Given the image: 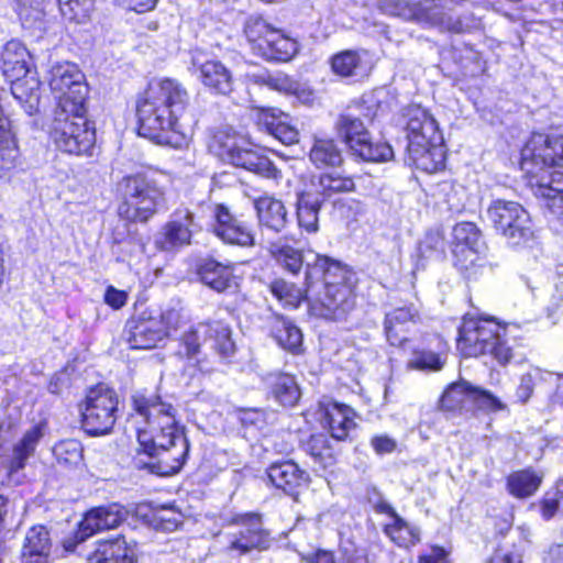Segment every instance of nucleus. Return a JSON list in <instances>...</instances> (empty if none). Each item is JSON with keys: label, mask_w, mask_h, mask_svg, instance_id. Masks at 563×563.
<instances>
[{"label": "nucleus", "mask_w": 563, "mask_h": 563, "mask_svg": "<svg viewBox=\"0 0 563 563\" xmlns=\"http://www.w3.org/2000/svg\"><path fill=\"white\" fill-rule=\"evenodd\" d=\"M521 169L537 197L563 216V131L533 133L521 152Z\"/></svg>", "instance_id": "3"}, {"label": "nucleus", "mask_w": 563, "mask_h": 563, "mask_svg": "<svg viewBox=\"0 0 563 563\" xmlns=\"http://www.w3.org/2000/svg\"><path fill=\"white\" fill-rule=\"evenodd\" d=\"M89 563H134L135 544L123 537L98 541L88 555Z\"/></svg>", "instance_id": "26"}, {"label": "nucleus", "mask_w": 563, "mask_h": 563, "mask_svg": "<svg viewBox=\"0 0 563 563\" xmlns=\"http://www.w3.org/2000/svg\"><path fill=\"white\" fill-rule=\"evenodd\" d=\"M505 328L493 319L466 316L459 329L457 349L465 356L488 355L500 365L512 357Z\"/></svg>", "instance_id": "6"}, {"label": "nucleus", "mask_w": 563, "mask_h": 563, "mask_svg": "<svg viewBox=\"0 0 563 563\" xmlns=\"http://www.w3.org/2000/svg\"><path fill=\"white\" fill-rule=\"evenodd\" d=\"M309 157L317 167L336 166L342 162L340 150L330 139H316Z\"/></svg>", "instance_id": "46"}, {"label": "nucleus", "mask_w": 563, "mask_h": 563, "mask_svg": "<svg viewBox=\"0 0 563 563\" xmlns=\"http://www.w3.org/2000/svg\"><path fill=\"white\" fill-rule=\"evenodd\" d=\"M354 187L355 185L351 177L339 174H323L319 178L320 194L325 198H331L335 194L353 191Z\"/></svg>", "instance_id": "49"}, {"label": "nucleus", "mask_w": 563, "mask_h": 563, "mask_svg": "<svg viewBox=\"0 0 563 563\" xmlns=\"http://www.w3.org/2000/svg\"><path fill=\"white\" fill-rule=\"evenodd\" d=\"M249 78L256 85L267 86L272 90L285 95H295L298 98H301V93L305 91L298 81L282 71L262 70L249 75Z\"/></svg>", "instance_id": "39"}, {"label": "nucleus", "mask_w": 563, "mask_h": 563, "mask_svg": "<svg viewBox=\"0 0 563 563\" xmlns=\"http://www.w3.org/2000/svg\"><path fill=\"white\" fill-rule=\"evenodd\" d=\"M43 435V426H33L25 431L21 440L13 445L11 454L0 457V465L7 471L9 476H12L14 473L25 467L26 461L33 455Z\"/></svg>", "instance_id": "25"}, {"label": "nucleus", "mask_w": 563, "mask_h": 563, "mask_svg": "<svg viewBox=\"0 0 563 563\" xmlns=\"http://www.w3.org/2000/svg\"><path fill=\"white\" fill-rule=\"evenodd\" d=\"M212 231L222 242L241 247L255 245V233L251 225L234 216L227 206L214 205Z\"/></svg>", "instance_id": "19"}, {"label": "nucleus", "mask_w": 563, "mask_h": 563, "mask_svg": "<svg viewBox=\"0 0 563 563\" xmlns=\"http://www.w3.org/2000/svg\"><path fill=\"white\" fill-rule=\"evenodd\" d=\"M322 291L308 297L309 311L312 316L329 320H340L350 312L355 305L354 273L342 263L331 260L321 276Z\"/></svg>", "instance_id": "5"}, {"label": "nucleus", "mask_w": 563, "mask_h": 563, "mask_svg": "<svg viewBox=\"0 0 563 563\" xmlns=\"http://www.w3.org/2000/svg\"><path fill=\"white\" fill-rule=\"evenodd\" d=\"M489 563H523L522 555L515 551H497Z\"/></svg>", "instance_id": "58"}, {"label": "nucleus", "mask_w": 563, "mask_h": 563, "mask_svg": "<svg viewBox=\"0 0 563 563\" xmlns=\"http://www.w3.org/2000/svg\"><path fill=\"white\" fill-rule=\"evenodd\" d=\"M473 405L488 410L503 408L498 398L486 390L468 385L466 382L452 384L440 400L441 408L448 411L468 409Z\"/></svg>", "instance_id": "20"}, {"label": "nucleus", "mask_w": 563, "mask_h": 563, "mask_svg": "<svg viewBox=\"0 0 563 563\" xmlns=\"http://www.w3.org/2000/svg\"><path fill=\"white\" fill-rule=\"evenodd\" d=\"M272 335L284 350L294 354L301 352L302 333L291 321L283 318L276 319L272 328Z\"/></svg>", "instance_id": "43"}, {"label": "nucleus", "mask_w": 563, "mask_h": 563, "mask_svg": "<svg viewBox=\"0 0 563 563\" xmlns=\"http://www.w3.org/2000/svg\"><path fill=\"white\" fill-rule=\"evenodd\" d=\"M126 516L128 511L125 508L117 503L88 510L79 522L76 533L77 542H84L96 533L119 527Z\"/></svg>", "instance_id": "22"}, {"label": "nucleus", "mask_w": 563, "mask_h": 563, "mask_svg": "<svg viewBox=\"0 0 563 563\" xmlns=\"http://www.w3.org/2000/svg\"><path fill=\"white\" fill-rule=\"evenodd\" d=\"M445 556V551L442 548L434 547L430 553L421 554L418 559V563H439Z\"/></svg>", "instance_id": "60"}, {"label": "nucleus", "mask_w": 563, "mask_h": 563, "mask_svg": "<svg viewBox=\"0 0 563 563\" xmlns=\"http://www.w3.org/2000/svg\"><path fill=\"white\" fill-rule=\"evenodd\" d=\"M180 321V312L175 309L156 314L144 311L128 323V343L135 350L154 349L178 329Z\"/></svg>", "instance_id": "9"}, {"label": "nucleus", "mask_w": 563, "mask_h": 563, "mask_svg": "<svg viewBox=\"0 0 563 563\" xmlns=\"http://www.w3.org/2000/svg\"><path fill=\"white\" fill-rule=\"evenodd\" d=\"M267 476L274 486L288 494H292L307 482L306 473L291 461L271 465L267 471Z\"/></svg>", "instance_id": "32"}, {"label": "nucleus", "mask_w": 563, "mask_h": 563, "mask_svg": "<svg viewBox=\"0 0 563 563\" xmlns=\"http://www.w3.org/2000/svg\"><path fill=\"white\" fill-rule=\"evenodd\" d=\"M158 0H130L129 5L137 13H144L153 10Z\"/></svg>", "instance_id": "61"}, {"label": "nucleus", "mask_w": 563, "mask_h": 563, "mask_svg": "<svg viewBox=\"0 0 563 563\" xmlns=\"http://www.w3.org/2000/svg\"><path fill=\"white\" fill-rule=\"evenodd\" d=\"M372 445L377 453H390L395 450L396 442L386 435H382L375 437L372 440Z\"/></svg>", "instance_id": "59"}, {"label": "nucleus", "mask_w": 563, "mask_h": 563, "mask_svg": "<svg viewBox=\"0 0 563 563\" xmlns=\"http://www.w3.org/2000/svg\"><path fill=\"white\" fill-rule=\"evenodd\" d=\"M189 93L181 82L164 78L150 85L137 102L139 134L158 145L183 148L190 140L184 123Z\"/></svg>", "instance_id": "2"}, {"label": "nucleus", "mask_w": 563, "mask_h": 563, "mask_svg": "<svg viewBox=\"0 0 563 563\" xmlns=\"http://www.w3.org/2000/svg\"><path fill=\"white\" fill-rule=\"evenodd\" d=\"M230 164L267 178H275L277 176V169L272 162L252 148L241 147L238 154L231 156Z\"/></svg>", "instance_id": "38"}, {"label": "nucleus", "mask_w": 563, "mask_h": 563, "mask_svg": "<svg viewBox=\"0 0 563 563\" xmlns=\"http://www.w3.org/2000/svg\"><path fill=\"white\" fill-rule=\"evenodd\" d=\"M48 85L57 100L55 109L73 108L76 112L80 107H86L85 76L75 64L65 62L52 65Z\"/></svg>", "instance_id": "15"}, {"label": "nucleus", "mask_w": 563, "mask_h": 563, "mask_svg": "<svg viewBox=\"0 0 563 563\" xmlns=\"http://www.w3.org/2000/svg\"><path fill=\"white\" fill-rule=\"evenodd\" d=\"M269 253L279 267L292 275H297L305 265L308 288H310L312 282L321 279L327 265L332 260L312 250L301 251L295 249L283 241L272 243Z\"/></svg>", "instance_id": "16"}, {"label": "nucleus", "mask_w": 563, "mask_h": 563, "mask_svg": "<svg viewBox=\"0 0 563 563\" xmlns=\"http://www.w3.org/2000/svg\"><path fill=\"white\" fill-rule=\"evenodd\" d=\"M306 291L303 292L300 288H298L295 284L287 282L285 279H275L271 283L269 289L272 295L284 306L289 308H297L303 299L308 300V297H313V287L314 282L310 284V288H308V284L306 283Z\"/></svg>", "instance_id": "41"}, {"label": "nucleus", "mask_w": 563, "mask_h": 563, "mask_svg": "<svg viewBox=\"0 0 563 563\" xmlns=\"http://www.w3.org/2000/svg\"><path fill=\"white\" fill-rule=\"evenodd\" d=\"M242 137L231 128L219 129L210 143L211 151L222 161L230 163L231 156L238 154L241 146Z\"/></svg>", "instance_id": "44"}, {"label": "nucleus", "mask_w": 563, "mask_h": 563, "mask_svg": "<svg viewBox=\"0 0 563 563\" xmlns=\"http://www.w3.org/2000/svg\"><path fill=\"white\" fill-rule=\"evenodd\" d=\"M191 65L200 82L212 93L228 96L233 91V75L222 62L194 54Z\"/></svg>", "instance_id": "21"}, {"label": "nucleus", "mask_w": 563, "mask_h": 563, "mask_svg": "<svg viewBox=\"0 0 563 563\" xmlns=\"http://www.w3.org/2000/svg\"><path fill=\"white\" fill-rule=\"evenodd\" d=\"M336 131L353 154L363 161L382 163L394 157L391 146L382 141L373 142L364 123L352 114H342L338 119Z\"/></svg>", "instance_id": "12"}, {"label": "nucleus", "mask_w": 563, "mask_h": 563, "mask_svg": "<svg viewBox=\"0 0 563 563\" xmlns=\"http://www.w3.org/2000/svg\"><path fill=\"white\" fill-rule=\"evenodd\" d=\"M128 300V294L124 290L109 286L104 294V302L113 309L122 308Z\"/></svg>", "instance_id": "56"}, {"label": "nucleus", "mask_w": 563, "mask_h": 563, "mask_svg": "<svg viewBox=\"0 0 563 563\" xmlns=\"http://www.w3.org/2000/svg\"><path fill=\"white\" fill-rule=\"evenodd\" d=\"M198 275L205 285L218 292L225 291L235 286L232 267L222 265L216 261H207L203 263L198 271Z\"/></svg>", "instance_id": "37"}, {"label": "nucleus", "mask_w": 563, "mask_h": 563, "mask_svg": "<svg viewBox=\"0 0 563 563\" xmlns=\"http://www.w3.org/2000/svg\"><path fill=\"white\" fill-rule=\"evenodd\" d=\"M543 477L542 471L532 467L512 472L507 476V492L518 499L530 498L539 490Z\"/></svg>", "instance_id": "31"}, {"label": "nucleus", "mask_w": 563, "mask_h": 563, "mask_svg": "<svg viewBox=\"0 0 563 563\" xmlns=\"http://www.w3.org/2000/svg\"><path fill=\"white\" fill-rule=\"evenodd\" d=\"M355 412L345 405L330 402L324 409V420L331 433L336 440H345L350 431L355 427Z\"/></svg>", "instance_id": "33"}, {"label": "nucleus", "mask_w": 563, "mask_h": 563, "mask_svg": "<svg viewBox=\"0 0 563 563\" xmlns=\"http://www.w3.org/2000/svg\"><path fill=\"white\" fill-rule=\"evenodd\" d=\"M20 161V148L11 120L0 109V169L10 170Z\"/></svg>", "instance_id": "35"}, {"label": "nucleus", "mask_w": 563, "mask_h": 563, "mask_svg": "<svg viewBox=\"0 0 563 563\" xmlns=\"http://www.w3.org/2000/svg\"><path fill=\"white\" fill-rule=\"evenodd\" d=\"M331 68L341 77L356 76L364 69L362 56L357 51H342L332 56Z\"/></svg>", "instance_id": "47"}, {"label": "nucleus", "mask_w": 563, "mask_h": 563, "mask_svg": "<svg viewBox=\"0 0 563 563\" xmlns=\"http://www.w3.org/2000/svg\"><path fill=\"white\" fill-rule=\"evenodd\" d=\"M549 556L552 563H563V544L552 547Z\"/></svg>", "instance_id": "62"}, {"label": "nucleus", "mask_w": 563, "mask_h": 563, "mask_svg": "<svg viewBox=\"0 0 563 563\" xmlns=\"http://www.w3.org/2000/svg\"><path fill=\"white\" fill-rule=\"evenodd\" d=\"M86 107L54 110L49 135L63 153L75 156H92L96 150V132L85 117Z\"/></svg>", "instance_id": "7"}, {"label": "nucleus", "mask_w": 563, "mask_h": 563, "mask_svg": "<svg viewBox=\"0 0 563 563\" xmlns=\"http://www.w3.org/2000/svg\"><path fill=\"white\" fill-rule=\"evenodd\" d=\"M53 453L58 463L76 465L82 460V445L75 439L63 440L54 446Z\"/></svg>", "instance_id": "51"}, {"label": "nucleus", "mask_w": 563, "mask_h": 563, "mask_svg": "<svg viewBox=\"0 0 563 563\" xmlns=\"http://www.w3.org/2000/svg\"><path fill=\"white\" fill-rule=\"evenodd\" d=\"M321 202L310 194L302 192L297 199V220L301 230L316 233L319 230V210Z\"/></svg>", "instance_id": "42"}, {"label": "nucleus", "mask_w": 563, "mask_h": 563, "mask_svg": "<svg viewBox=\"0 0 563 563\" xmlns=\"http://www.w3.org/2000/svg\"><path fill=\"white\" fill-rule=\"evenodd\" d=\"M260 123L283 144L290 145L298 141L299 133L296 126L291 124L290 117L278 109L263 111L260 115Z\"/></svg>", "instance_id": "30"}, {"label": "nucleus", "mask_w": 563, "mask_h": 563, "mask_svg": "<svg viewBox=\"0 0 563 563\" xmlns=\"http://www.w3.org/2000/svg\"><path fill=\"white\" fill-rule=\"evenodd\" d=\"M19 15L24 27L35 29L42 32L46 31V4L36 2V5L33 7L32 4L27 5L23 3Z\"/></svg>", "instance_id": "52"}, {"label": "nucleus", "mask_w": 563, "mask_h": 563, "mask_svg": "<svg viewBox=\"0 0 563 563\" xmlns=\"http://www.w3.org/2000/svg\"><path fill=\"white\" fill-rule=\"evenodd\" d=\"M487 216L511 245L525 244L533 236L530 216L516 201L494 200L487 209Z\"/></svg>", "instance_id": "13"}, {"label": "nucleus", "mask_w": 563, "mask_h": 563, "mask_svg": "<svg viewBox=\"0 0 563 563\" xmlns=\"http://www.w3.org/2000/svg\"><path fill=\"white\" fill-rule=\"evenodd\" d=\"M554 379L555 377L553 373L543 371L539 367H530L520 376L516 396L519 401L527 402L536 388H541L543 385L551 383Z\"/></svg>", "instance_id": "45"}, {"label": "nucleus", "mask_w": 563, "mask_h": 563, "mask_svg": "<svg viewBox=\"0 0 563 563\" xmlns=\"http://www.w3.org/2000/svg\"><path fill=\"white\" fill-rule=\"evenodd\" d=\"M41 82L35 73H29L24 77L11 80V91L13 97L24 108L30 115L38 110L41 98Z\"/></svg>", "instance_id": "34"}, {"label": "nucleus", "mask_w": 563, "mask_h": 563, "mask_svg": "<svg viewBox=\"0 0 563 563\" xmlns=\"http://www.w3.org/2000/svg\"><path fill=\"white\" fill-rule=\"evenodd\" d=\"M416 317L417 312L412 307L397 308L386 314L385 332L391 345L401 344L406 340V327Z\"/></svg>", "instance_id": "40"}, {"label": "nucleus", "mask_w": 563, "mask_h": 563, "mask_svg": "<svg viewBox=\"0 0 563 563\" xmlns=\"http://www.w3.org/2000/svg\"><path fill=\"white\" fill-rule=\"evenodd\" d=\"M118 396L104 384L87 390L79 405L82 429L91 435L109 433L117 420Z\"/></svg>", "instance_id": "10"}, {"label": "nucleus", "mask_w": 563, "mask_h": 563, "mask_svg": "<svg viewBox=\"0 0 563 563\" xmlns=\"http://www.w3.org/2000/svg\"><path fill=\"white\" fill-rule=\"evenodd\" d=\"M203 343H209L222 356H229L234 351L230 328L222 321H212L198 323L185 332L177 354L180 357L196 360Z\"/></svg>", "instance_id": "14"}, {"label": "nucleus", "mask_w": 563, "mask_h": 563, "mask_svg": "<svg viewBox=\"0 0 563 563\" xmlns=\"http://www.w3.org/2000/svg\"><path fill=\"white\" fill-rule=\"evenodd\" d=\"M261 227L275 233L282 232L288 223V212L284 202L275 197L264 196L254 201Z\"/></svg>", "instance_id": "28"}, {"label": "nucleus", "mask_w": 563, "mask_h": 563, "mask_svg": "<svg viewBox=\"0 0 563 563\" xmlns=\"http://www.w3.org/2000/svg\"><path fill=\"white\" fill-rule=\"evenodd\" d=\"M121 187L124 201L118 212L129 221H147L163 202V191L143 175L124 177Z\"/></svg>", "instance_id": "8"}, {"label": "nucleus", "mask_w": 563, "mask_h": 563, "mask_svg": "<svg viewBox=\"0 0 563 563\" xmlns=\"http://www.w3.org/2000/svg\"><path fill=\"white\" fill-rule=\"evenodd\" d=\"M267 384L271 395L282 406L292 407L300 399V388L295 376L290 374H272L267 378Z\"/></svg>", "instance_id": "36"}, {"label": "nucleus", "mask_w": 563, "mask_h": 563, "mask_svg": "<svg viewBox=\"0 0 563 563\" xmlns=\"http://www.w3.org/2000/svg\"><path fill=\"white\" fill-rule=\"evenodd\" d=\"M233 529L227 542V551L233 558L246 554L254 549H265L268 544V537L258 515L241 516Z\"/></svg>", "instance_id": "18"}, {"label": "nucleus", "mask_w": 563, "mask_h": 563, "mask_svg": "<svg viewBox=\"0 0 563 563\" xmlns=\"http://www.w3.org/2000/svg\"><path fill=\"white\" fill-rule=\"evenodd\" d=\"M244 33L253 52L267 60L287 62L297 52L295 40L260 16L247 19Z\"/></svg>", "instance_id": "11"}, {"label": "nucleus", "mask_w": 563, "mask_h": 563, "mask_svg": "<svg viewBox=\"0 0 563 563\" xmlns=\"http://www.w3.org/2000/svg\"><path fill=\"white\" fill-rule=\"evenodd\" d=\"M1 68L3 75L11 81L24 77L30 70V54L19 41L8 42L1 54Z\"/></svg>", "instance_id": "29"}, {"label": "nucleus", "mask_w": 563, "mask_h": 563, "mask_svg": "<svg viewBox=\"0 0 563 563\" xmlns=\"http://www.w3.org/2000/svg\"><path fill=\"white\" fill-rule=\"evenodd\" d=\"M13 520V504L5 497L0 496V530Z\"/></svg>", "instance_id": "57"}, {"label": "nucleus", "mask_w": 563, "mask_h": 563, "mask_svg": "<svg viewBox=\"0 0 563 563\" xmlns=\"http://www.w3.org/2000/svg\"><path fill=\"white\" fill-rule=\"evenodd\" d=\"M385 531L399 547L409 548L419 541L418 529L409 526L399 517H395L394 521L386 527Z\"/></svg>", "instance_id": "48"}, {"label": "nucleus", "mask_w": 563, "mask_h": 563, "mask_svg": "<svg viewBox=\"0 0 563 563\" xmlns=\"http://www.w3.org/2000/svg\"><path fill=\"white\" fill-rule=\"evenodd\" d=\"M52 542L44 526H34L25 534L21 550L20 563H47Z\"/></svg>", "instance_id": "27"}, {"label": "nucleus", "mask_w": 563, "mask_h": 563, "mask_svg": "<svg viewBox=\"0 0 563 563\" xmlns=\"http://www.w3.org/2000/svg\"><path fill=\"white\" fill-rule=\"evenodd\" d=\"M452 253L455 264L467 269L478 260L482 250L481 232L472 222H460L452 231Z\"/></svg>", "instance_id": "23"}, {"label": "nucleus", "mask_w": 563, "mask_h": 563, "mask_svg": "<svg viewBox=\"0 0 563 563\" xmlns=\"http://www.w3.org/2000/svg\"><path fill=\"white\" fill-rule=\"evenodd\" d=\"M560 512L563 514V482L559 485L556 492L548 493L542 503V516L545 519H550Z\"/></svg>", "instance_id": "55"}, {"label": "nucleus", "mask_w": 563, "mask_h": 563, "mask_svg": "<svg viewBox=\"0 0 563 563\" xmlns=\"http://www.w3.org/2000/svg\"><path fill=\"white\" fill-rule=\"evenodd\" d=\"M136 437L142 450L158 459L156 473L169 476L186 462L189 443L175 419V409L155 395L133 396Z\"/></svg>", "instance_id": "1"}, {"label": "nucleus", "mask_w": 563, "mask_h": 563, "mask_svg": "<svg viewBox=\"0 0 563 563\" xmlns=\"http://www.w3.org/2000/svg\"><path fill=\"white\" fill-rule=\"evenodd\" d=\"M393 12L405 20H417L418 22L437 26L442 31L453 33L464 32L461 20L449 13V8L443 0H421L417 3L398 1Z\"/></svg>", "instance_id": "17"}, {"label": "nucleus", "mask_w": 563, "mask_h": 563, "mask_svg": "<svg viewBox=\"0 0 563 563\" xmlns=\"http://www.w3.org/2000/svg\"><path fill=\"white\" fill-rule=\"evenodd\" d=\"M62 15L71 22L84 23L93 9L92 0H58Z\"/></svg>", "instance_id": "50"}, {"label": "nucleus", "mask_w": 563, "mask_h": 563, "mask_svg": "<svg viewBox=\"0 0 563 563\" xmlns=\"http://www.w3.org/2000/svg\"><path fill=\"white\" fill-rule=\"evenodd\" d=\"M407 132V152L413 165L427 173L444 167L445 148L439 125L433 115L419 104L404 111Z\"/></svg>", "instance_id": "4"}, {"label": "nucleus", "mask_w": 563, "mask_h": 563, "mask_svg": "<svg viewBox=\"0 0 563 563\" xmlns=\"http://www.w3.org/2000/svg\"><path fill=\"white\" fill-rule=\"evenodd\" d=\"M62 376L60 375H54L48 384V390L52 394H59L62 390Z\"/></svg>", "instance_id": "64"}, {"label": "nucleus", "mask_w": 563, "mask_h": 563, "mask_svg": "<svg viewBox=\"0 0 563 563\" xmlns=\"http://www.w3.org/2000/svg\"><path fill=\"white\" fill-rule=\"evenodd\" d=\"M444 360L439 353L430 351H416L408 362L410 368L420 371H440Z\"/></svg>", "instance_id": "53"}, {"label": "nucleus", "mask_w": 563, "mask_h": 563, "mask_svg": "<svg viewBox=\"0 0 563 563\" xmlns=\"http://www.w3.org/2000/svg\"><path fill=\"white\" fill-rule=\"evenodd\" d=\"M305 451L314 459L316 462L325 464L332 459V452L324 434H313L303 444Z\"/></svg>", "instance_id": "54"}, {"label": "nucleus", "mask_w": 563, "mask_h": 563, "mask_svg": "<svg viewBox=\"0 0 563 563\" xmlns=\"http://www.w3.org/2000/svg\"><path fill=\"white\" fill-rule=\"evenodd\" d=\"M312 563H335V561L331 552L320 550L316 553Z\"/></svg>", "instance_id": "63"}, {"label": "nucleus", "mask_w": 563, "mask_h": 563, "mask_svg": "<svg viewBox=\"0 0 563 563\" xmlns=\"http://www.w3.org/2000/svg\"><path fill=\"white\" fill-rule=\"evenodd\" d=\"M196 227L192 212L188 209L177 210L156 239V245L163 251L187 245L191 241Z\"/></svg>", "instance_id": "24"}]
</instances>
